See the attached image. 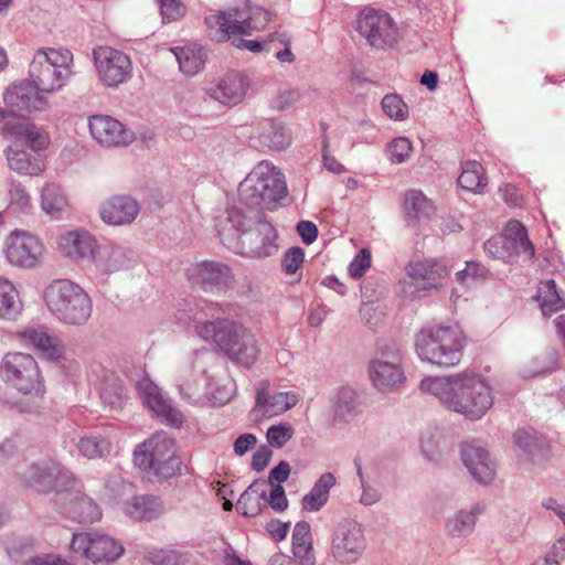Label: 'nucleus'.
<instances>
[{
    "mask_svg": "<svg viewBox=\"0 0 565 565\" xmlns=\"http://www.w3.org/2000/svg\"><path fill=\"white\" fill-rule=\"evenodd\" d=\"M53 503L65 518L78 523H94L103 515L98 504L77 489L75 481L65 491L54 494Z\"/></svg>",
    "mask_w": 565,
    "mask_h": 565,
    "instance_id": "15",
    "label": "nucleus"
},
{
    "mask_svg": "<svg viewBox=\"0 0 565 565\" xmlns=\"http://www.w3.org/2000/svg\"><path fill=\"white\" fill-rule=\"evenodd\" d=\"M328 541L330 555L339 565L359 563L367 550L363 525L351 518L335 522L330 529Z\"/></svg>",
    "mask_w": 565,
    "mask_h": 565,
    "instance_id": "9",
    "label": "nucleus"
},
{
    "mask_svg": "<svg viewBox=\"0 0 565 565\" xmlns=\"http://www.w3.org/2000/svg\"><path fill=\"white\" fill-rule=\"evenodd\" d=\"M299 398L295 392H277L270 394L264 384L256 391V407L263 415H280L297 405Z\"/></svg>",
    "mask_w": 565,
    "mask_h": 565,
    "instance_id": "29",
    "label": "nucleus"
},
{
    "mask_svg": "<svg viewBox=\"0 0 565 565\" xmlns=\"http://www.w3.org/2000/svg\"><path fill=\"white\" fill-rule=\"evenodd\" d=\"M139 211L138 202L129 195H114L99 205L100 218L106 224L114 226L132 223Z\"/></svg>",
    "mask_w": 565,
    "mask_h": 565,
    "instance_id": "26",
    "label": "nucleus"
},
{
    "mask_svg": "<svg viewBox=\"0 0 565 565\" xmlns=\"http://www.w3.org/2000/svg\"><path fill=\"white\" fill-rule=\"evenodd\" d=\"M481 512L477 504L470 510H459L445 522L446 534L454 539H463L472 534L476 527L477 518Z\"/></svg>",
    "mask_w": 565,
    "mask_h": 565,
    "instance_id": "38",
    "label": "nucleus"
},
{
    "mask_svg": "<svg viewBox=\"0 0 565 565\" xmlns=\"http://www.w3.org/2000/svg\"><path fill=\"white\" fill-rule=\"evenodd\" d=\"M413 150L412 142L405 137L395 138L388 143L386 153L392 163H402L411 154Z\"/></svg>",
    "mask_w": 565,
    "mask_h": 565,
    "instance_id": "55",
    "label": "nucleus"
},
{
    "mask_svg": "<svg viewBox=\"0 0 565 565\" xmlns=\"http://www.w3.org/2000/svg\"><path fill=\"white\" fill-rule=\"evenodd\" d=\"M465 345V335L462 331L459 329L458 331H455L449 342L441 344L438 351H435L434 349H429L427 351V353L430 354V361L428 363L441 367L455 366L459 364L462 358Z\"/></svg>",
    "mask_w": 565,
    "mask_h": 565,
    "instance_id": "35",
    "label": "nucleus"
},
{
    "mask_svg": "<svg viewBox=\"0 0 565 565\" xmlns=\"http://www.w3.org/2000/svg\"><path fill=\"white\" fill-rule=\"evenodd\" d=\"M6 158L11 170L24 175H40L45 170V164L39 156L20 149L18 145L6 150Z\"/></svg>",
    "mask_w": 565,
    "mask_h": 565,
    "instance_id": "36",
    "label": "nucleus"
},
{
    "mask_svg": "<svg viewBox=\"0 0 565 565\" xmlns=\"http://www.w3.org/2000/svg\"><path fill=\"white\" fill-rule=\"evenodd\" d=\"M437 440H441V436L438 431H427L422 437L420 448L424 456L433 462H437L440 459V451L438 449Z\"/></svg>",
    "mask_w": 565,
    "mask_h": 565,
    "instance_id": "59",
    "label": "nucleus"
},
{
    "mask_svg": "<svg viewBox=\"0 0 565 565\" xmlns=\"http://www.w3.org/2000/svg\"><path fill=\"white\" fill-rule=\"evenodd\" d=\"M147 558L153 565H181V556L170 550H153L148 553Z\"/></svg>",
    "mask_w": 565,
    "mask_h": 565,
    "instance_id": "62",
    "label": "nucleus"
},
{
    "mask_svg": "<svg viewBox=\"0 0 565 565\" xmlns=\"http://www.w3.org/2000/svg\"><path fill=\"white\" fill-rule=\"evenodd\" d=\"M291 551L300 565H316V551L309 523L297 522L291 534Z\"/></svg>",
    "mask_w": 565,
    "mask_h": 565,
    "instance_id": "32",
    "label": "nucleus"
},
{
    "mask_svg": "<svg viewBox=\"0 0 565 565\" xmlns=\"http://www.w3.org/2000/svg\"><path fill=\"white\" fill-rule=\"evenodd\" d=\"M25 487L40 493L65 491L74 482L73 473L55 461L41 460L15 472Z\"/></svg>",
    "mask_w": 565,
    "mask_h": 565,
    "instance_id": "11",
    "label": "nucleus"
},
{
    "mask_svg": "<svg viewBox=\"0 0 565 565\" xmlns=\"http://www.w3.org/2000/svg\"><path fill=\"white\" fill-rule=\"evenodd\" d=\"M189 311L188 319L196 323L198 335L213 341L232 362L250 367L257 361L260 349L255 334L238 321L220 318L225 313L224 305L201 301L195 312L191 308Z\"/></svg>",
    "mask_w": 565,
    "mask_h": 565,
    "instance_id": "2",
    "label": "nucleus"
},
{
    "mask_svg": "<svg viewBox=\"0 0 565 565\" xmlns=\"http://www.w3.org/2000/svg\"><path fill=\"white\" fill-rule=\"evenodd\" d=\"M372 264V254L369 248H362L354 256L352 262L349 265L348 271L351 278L359 279L361 278L366 270L371 267Z\"/></svg>",
    "mask_w": 565,
    "mask_h": 565,
    "instance_id": "56",
    "label": "nucleus"
},
{
    "mask_svg": "<svg viewBox=\"0 0 565 565\" xmlns=\"http://www.w3.org/2000/svg\"><path fill=\"white\" fill-rule=\"evenodd\" d=\"M294 435V429L289 423L273 425L267 429L266 438L269 447L282 448Z\"/></svg>",
    "mask_w": 565,
    "mask_h": 565,
    "instance_id": "54",
    "label": "nucleus"
},
{
    "mask_svg": "<svg viewBox=\"0 0 565 565\" xmlns=\"http://www.w3.org/2000/svg\"><path fill=\"white\" fill-rule=\"evenodd\" d=\"M172 53L179 63L180 71L188 76L198 74L205 63V53L201 46L174 47Z\"/></svg>",
    "mask_w": 565,
    "mask_h": 565,
    "instance_id": "43",
    "label": "nucleus"
},
{
    "mask_svg": "<svg viewBox=\"0 0 565 565\" xmlns=\"http://www.w3.org/2000/svg\"><path fill=\"white\" fill-rule=\"evenodd\" d=\"M58 252L73 262L93 260L97 239L85 228L62 233L56 241Z\"/></svg>",
    "mask_w": 565,
    "mask_h": 565,
    "instance_id": "22",
    "label": "nucleus"
},
{
    "mask_svg": "<svg viewBox=\"0 0 565 565\" xmlns=\"http://www.w3.org/2000/svg\"><path fill=\"white\" fill-rule=\"evenodd\" d=\"M384 114L394 121H404L408 118L409 108L396 93L386 94L381 102Z\"/></svg>",
    "mask_w": 565,
    "mask_h": 565,
    "instance_id": "52",
    "label": "nucleus"
},
{
    "mask_svg": "<svg viewBox=\"0 0 565 565\" xmlns=\"http://www.w3.org/2000/svg\"><path fill=\"white\" fill-rule=\"evenodd\" d=\"M461 458L475 480L484 484L493 480L495 465L491 460L489 451L479 441L463 444Z\"/></svg>",
    "mask_w": 565,
    "mask_h": 565,
    "instance_id": "25",
    "label": "nucleus"
},
{
    "mask_svg": "<svg viewBox=\"0 0 565 565\" xmlns=\"http://www.w3.org/2000/svg\"><path fill=\"white\" fill-rule=\"evenodd\" d=\"M509 242V246L516 252V255H523L527 259H532L535 248L527 236L525 226L516 220L507 223L504 234L501 235Z\"/></svg>",
    "mask_w": 565,
    "mask_h": 565,
    "instance_id": "41",
    "label": "nucleus"
},
{
    "mask_svg": "<svg viewBox=\"0 0 565 565\" xmlns=\"http://www.w3.org/2000/svg\"><path fill=\"white\" fill-rule=\"evenodd\" d=\"M515 445L527 454H533L537 448V437L527 429H518L514 433Z\"/></svg>",
    "mask_w": 565,
    "mask_h": 565,
    "instance_id": "64",
    "label": "nucleus"
},
{
    "mask_svg": "<svg viewBox=\"0 0 565 565\" xmlns=\"http://www.w3.org/2000/svg\"><path fill=\"white\" fill-rule=\"evenodd\" d=\"M259 142L270 150L281 151L291 141L288 129L279 121L266 119L260 124Z\"/></svg>",
    "mask_w": 565,
    "mask_h": 565,
    "instance_id": "39",
    "label": "nucleus"
},
{
    "mask_svg": "<svg viewBox=\"0 0 565 565\" xmlns=\"http://www.w3.org/2000/svg\"><path fill=\"white\" fill-rule=\"evenodd\" d=\"M21 337L49 360H58L63 355L61 340L49 334L43 327L25 329L21 332Z\"/></svg>",
    "mask_w": 565,
    "mask_h": 565,
    "instance_id": "34",
    "label": "nucleus"
},
{
    "mask_svg": "<svg viewBox=\"0 0 565 565\" xmlns=\"http://www.w3.org/2000/svg\"><path fill=\"white\" fill-rule=\"evenodd\" d=\"M407 276L414 281V294L436 290L440 280L449 274L446 265L435 259L413 260L405 268Z\"/></svg>",
    "mask_w": 565,
    "mask_h": 565,
    "instance_id": "24",
    "label": "nucleus"
},
{
    "mask_svg": "<svg viewBox=\"0 0 565 565\" xmlns=\"http://www.w3.org/2000/svg\"><path fill=\"white\" fill-rule=\"evenodd\" d=\"M43 298L51 315L63 324L84 326L92 317V298L70 279L53 280L44 289Z\"/></svg>",
    "mask_w": 565,
    "mask_h": 565,
    "instance_id": "5",
    "label": "nucleus"
},
{
    "mask_svg": "<svg viewBox=\"0 0 565 565\" xmlns=\"http://www.w3.org/2000/svg\"><path fill=\"white\" fill-rule=\"evenodd\" d=\"M105 488L114 498H120L126 493H130L132 490L131 484L126 482L119 472H115L108 477Z\"/></svg>",
    "mask_w": 565,
    "mask_h": 565,
    "instance_id": "63",
    "label": "nucleus"
},
{
    "mask_svg": "<svg viewBox=\"0 0 565 565\" xmlns=\"http://www.w3.org/2000/svg\"><path fill=\"white\" fill-rule=\"evenodd\" d=\"M68 205L66 194L62 186L47 182L41 190V209L52 218H61Z\"/></svg>",
    "mask_w": 565,
    "mask_h": 565,
    "instance_id": "40",
    "label": "nucleus"
},
{
    "mask_svg": "<svg viewBox=\"0 0 565 565\" xmlns=\"http://www.w3.org/2000/svg\"><path fill=\"white\" fill-rule=\"evenodd\" d=\"M558 364V353L554 349H548L534 356L520 369V376L523 379H534L552 373Z\"/></svg>",
    "mask_w": 565,
    "mask_h": 565,
    "instance_id": "42",
    "label": "nucleus"
},
{
    "mask_svg": "<svg viewBox=\"0 0 565 565\" xmlns=\"http://www.w3.org/2000/svg\"><path fill=\"white\" fill-rule=\"evenodd\" d=\"M185 274L192 286L206 292H226L233 284L232 269L216 260L191 264Z\"/></svg>",
    "mask_w": 565,
    "mask_h": 565,
    "instance_id": "17",
    "label": "nucleus"
},
{
    "mask_svg": "<svg viewBox=\"0 0 565 565\" xmlns=\"http://www.w3.org/2000/svg\"><path fill=\"white\" fill-rule=\"evenodd\" d=\"M536 299L540 303L543 316L548 317L565 307V301L559 295L553 279L541 281Z\"/></svg>",
    "mask_w": 565,
    "mask_h": 565,
    "instance_id": "46",
    "label": "nucleus"
},
{
    "mask_svg": "<svg viewBox=\"0 0 565 565\" xmlns=\"http://www.w3.org/2000/svg\"><path fill=\"white\" fill-rule=\"evenodd\" d=\"M77 448L82 456L96 459L109 454L110 441L99 436H85L79 439Z\"/></svg>",
    "mask_w": 565,
    "mask_h": 565,
    "instance_id": "50",
    "label": "nucleus"
},
{
    "mask_svg": "<svg viewBox=\"0 0 565 565\" xmlns=\"http://www.w3.org/2000/svg\"><path fill=\"white\" fill-rule=\"evenodd\" d=\"M205 24L209 29L214 30L212 36L218 42H223L230 39L227 33L228 24H226L224 11L206 17Z\"/></svg>",
    "mask_w": 565,
    "mask_h": 565,
    "instance_id": "60",
    "label": "nucleus"
},
{
    "mask_svg": "<svg viewBox=\"0 0 565 565\" xmlns=\"http://www.w3.org/2000/svg\"><path fill=\"white\" fill-rule=\"evenodd\" d=\"M70 550L94 564H110L124 553L122 545L109 535L98 532L74 533Z\"/></svg>",
    "mask_w": 565,
    "mask_h": 565,
    "instance_id": "13",
    "label": "nucleus"
},
{
    "mask_svg": "<svg viewBox=\"0 0 565 565\" xmlns=\"http://www.w3.org/2000/svg\"><path fill=\"white\" fill-rule=\"evenodd\" d=\"M3 102L10 113L19 117L33 111H44L50 107L47 98L38 90L30 78L8 86L3 93Z\"/></svg>",
    "mask_w": 565,
    "mask_h": 565,
    "instance_id": "18",
    "label": "nucleus"
},
{
    "mask_svg": "<svg viewBox=\"0 0 565 565\" xmlns=\"http://www.w3.org/2000/svg\"><path fill=\"white\" fill-rule=\"evenodd\" d=\"M73 60L67 49H40L29 65V77L42 94L57 93L73 76Z\"/></svg>",
    "mask_w": 565,
    "mask_h": 565,
    "instance_id": "7",
    "label": "nucleus"
},
{
    "mask_svg": "<svg viewBox=\"0 0 565 565\" xmlns=\"http://www.w3.org/2000/svg\"><path fill=\"white\" fill-rule=\"evenodd\" d=\"M248 2H249L248 0H245V1L237 3L234 7H231L226 10H224L226 24H228L227 33H228L230 38L232 35L239 34L238 30H236V26H241V25L244 26L245 14L248 10Z\"/></svg>",
    "mask_w": 565,
    "mask_h": 565,
    "instance_id": "53",
    "label": "nucleus"
},
{
    "mask_svg": "<svg viewBox=\"0 0 565 565\" xmlns=\"http://www.w3.org/2000/svg\"><path fill=\"white\" fill-rule=\"evenodd\" d=\"M92 262L97 270L108 275L129 268L132 263V258L126 248L109 243L106 245L97 244Z\"/></svg>",
    "mask_w": 565,
    "mask_h": 565,
    "instance_id": "27",
    "label": "nucleus"
},
{
    "mask_svg": "<svg viewBox=\"0 0 565 565\" xmlns=\"http://www.w3.org/2000/svg\"><path fill=\"white\" fill-rule=\"evenodd\" d=\"M248 86L247 76L237 72H230L212 81L205 92L212 99L222 105L235 106L244 99Z\"/></svg>",
    "mask_w": 565,
    "mask_h": 565,
    "instance_id": "21",
    "label": "nucleus"
},
{
    "mask_svg": "<svg viewBox=\"0 0 565 565\" xmlns=\"http://www.w3.org/2000/svg\"><path fill=\"white\" fill-rule=\"evenodd\" d=\"M0 377L23 395H32V403L15 406L23 413H36L38 399L44 395V384L35 359L22 352H9L0 362Z\"/></svg>",
    "mask_w": 565,
    "mask_h": 565,
    "instance_id": "6",
    "label": "nucleus"
},
{
    "mask_svg": "<svg viewBox=\"0 0 565 565\" xmlns=\"http://www.w3.org/2000/svg\"><path fill=\"white\" fill-rule=\"evenodd\" d=\"M271 19V13L264 8L248 2V10L245 14L244 26H236L242 35H250L254 31H262Z\"/></svg>",
    "mask_w": 565,
    "mask_h": 565,
    "instance_id": "48",
    "label": "nucleus"
},
{
    "mask_svg": "<svg viewBox=\"0 0 565 565\" xmlns=\"http://www.w3.org/2000/svg\"><path fill=\"white\" fill-rule=\"evenodd\" d=\"M483 249L489 257L508 264L514 263L518 257L516 252L509 246V242L501 235L489 238L483 244Z\"/></svg>",
    "mask_w": 565,
    "mask_h": 565,
    "instance_id": "49",
    "label": "nucleus"
},
{
    "mask_svg": "<svg viewBox=\"0 0 565 565\" xmlns=\"http://www.w3.org/2000/svg\"><path fill=\"white\" fill-rule=\"evenodd\" d=\"M158 2L163 21H175L185 13V7L180 0H158Z\"/></svg>",
    "mask_w": 565,
    "mask_h": 565,
    "instance_id": "61",
    "label": "nucleus"
},
{
    "mask_svg": "<svg viewBox=\"0 0 565 565\" xmlns=\"http://www.w3.org/2000/svg\"><path fill=\"white\" fill-rule=\"evenodd\" d=\"M22 308L15 287L8 279L0 277V318L11 319Z\"/></svg>",
    "mask_w": 565,
    "mask_h": 565,
    "instance_id": "47",
    "label": "nucleus"
},
{
    "mask_svg": "<svg viewBox=\"0 0 565 565\" xmlns=\"http://www.w3.org/2000/svg\"><path fill=\"white\" fill-rule=\"evenodd\" d=\"M214 226L221 242L236 254L262 258L277 250L275 227L265 218L254 220L238 206L215 216Z\"/></svg>",
    "mask_w": 565,
    "mask_h": 565,
    "instance_id": "3",
    "label": "nucleus"
},
{
    "mask_svg": "<svg viewBox=\"0 0 565 565\" xmlns=\"http://www.w3.org/2000/svg\"><path fill=\"white\" fill-rule=\"evenodd\" d=\"M93 61L103 85L118 87L132 77V62L128 54L107 45L93 50Z\"/></svg>",
    "mask_w": 565,
    "mask_h": 565,
    "instance_id": "14",
    "label": "nucleus"
},
{
    "mask_svg": "<svg viewBox=\"0 0 565 565\" xmlns=\"http://www.w3.org/2000/svg\"><path fill=\"white\" fill-rule=\"evenodd\" d=\"M487 177L483 167L476 160L467 161L462 164L461 174L458 178V184L466 191L481 193L487 185Z\"/></svg>",
    "mask_w": 565,
    "mask_h": 565,
    "instance_id": "45",
    "label": "nucleus"
},
{
    "mask_svg": "<svg viewBox=\"0 0 565 565\" xmlns=\"http://www.w3.org/2000/svg\"><path fill=\"white\" fill-rule=\"evenodd\" d=\"M124 513L135 521H152L164 512L163 502L154 495H136L122 504Z\"/></svg>",
    "mask_w": 565,
    "mask_h": 565,
    "instance_id": "30",
    "label": "nucleus"
},
{
    "mask_svg": "<svg viewBox=\"0 0 565 565\" xmlns=\"http://www.w3.org/2000/svg\"><path fill=\"white\" fill-rule=\"evenodd\" d=\"M327 414L334 426L349 424L361 414V401L356 390L344 385L328 397Z\"/></svg>",
    "mask_w": 565,
    "mask_h": 565,
    "instance_id": "23",
    "label": "nucleus"
},
{
    "mask_svg": "<svg viewBox=\"0 0 565 565\" xmlns=\"http://www.w3.org/2000/svg\"><path fill=\"white\" fill-rule=\"evenodd\" d=\"M460 328L458 326H427L424 327L417 334L415 341L416 353L422 361L429 362L430 354L427 353L429 349L438 351L441 344L449 342L455 331Z\"/></svg>",
    "mask_w": 565,
    "mask_h": 565,
    "instance_id": "28",
    "label": "nucleus"
},
{
    "mask_svg": "<svg viewBox=\"0 0 565 565\" xmlns=\"http://www.w3.org/2000/svg\"><path fill=\"white\" fill-rule=\"evenodd\" d=\"M8 209L17 214H28L32 210L30 193L20 182L13 181L10 184Z\"/></svg>",
    "mask_w": 565,
    "mask_h": 565,
    "instance_id": "51",
    "label": "nucleus"
},
{
    "mask_svg": "<svg viewBox=\"0 0 565 565\" xmlns=\"http://www.w3.org/2000/svg\"><path fill=\"white\" fill-rule=\"evenodd\" d=\"M4 134L15 142L26 143L33 151L42 150L49 143L47 134L31 122H6Z\"/></svg>",
    "mask_w": 565,
    "mask_h": 565,
    "instance_id": "31",
    "label": "nucleus"
},
{
    "mask_svg": "<svg viewBox=\"0 0 565 565\" xmlns=\"http://www.w3.org/2000/svg\"><path fill=\"white\" fill-rule=\"evenodd\" d=\"M356 31L375 50L392 49L399 39L394 20L388 13L381 10H363L358 18Z\"/></svg>",
    "mask_w": 565,
    "mask_h": 565,
    "instance_id": "12",
    "label": "nucleus"
},
{
    "mask_svg": "<svg viewBox=\"0 0 565 565\" xmlns=\"http://www.w3.org/2000/svg\"><path fill=\"white\" fill-rule=\"evenodd\" d=\"M291 551L300 565H316V551L309 523L297 522L291 534Z\"/></svg>",
    "mask_w": 565,
    "mask_h": 565,
    "instance_id": "33",
    "label": "nucleus"
},
{
    "mask_svg": "<svg viewBox=\"0 0 565 565\" xmlns=\"http://www.w3.org/2000/svg\"><path fill=\"white\" fill-rule=\"evenodd\" d=\"M305 260V252L301 247L295 246L287 249L281 258V267L286 274H296Z\"/></svg>",
    "mask_w": 565,
    "mask_h": 565,
    "instance_id": "58",
    "label": "nucleus"
},
{
    "mask_svg": "<svg viewBox=\"0 0 565 565\" xmlns=\"http://www.w3.org/2000/svg\"><path fill=\"white\" fill-rule=\"evenodd\" d=\"M404 212L408 220L419 221L434 213V205L419 190H409L405 193Z\"/></svg>",
    "mask_w": 565,
    "mask_h": 565,
    "instance_id": "44",
    "label": "nucleus"
},
{
    "mask_svg": "<svg viewBox=\"0 0 565 565\" xmlns=\"http://www.w3.org/2000/svg\"><path fill=\"white\" fill-rule=\"evenodd\" d=\"M43 244L33 234L22 231H12L4 239L3 253L12 266L19 268H34L42 258Z\"/></svg>",
    "mask_w": 565,
    "mask_h": 565,
    "instance_id": "16",
    "label": "nucleus"
},
{
    "mask_svg": "<svg viewBox=\"0 0 565 565\" xmlns=\"http://www.w3.org/2000/svg\"><path fill=\"white\" fill-rule=\"evenodd\" d=\"M88 127L92 137L105 148L126 147L135 139L131 130L110 116H90Z\"/></svg>",
    "mask_w": 565,
    "mask_h": 565,
    "instance_id": "20",
    "label": "nucleus"
},
{
    "mask_svg": "<svg viewBox=\"0 0 565 565\" xmlns=\"http://www.w3.org/2000/svg\"><path fill=\"white\" fill-rule=\"evenodd\" d=\"M488 275V269L477 262H467L462 270L457 271L456 276L458 281L470 285L472 281L484 279Z\"/></svg>",
    "mask_w": 565,
    "mask_h": 565,
    "instance_id": "57",
    "label": "nucleus"
},
{
    "mask_svg": "<svg viewBox=\"0 0 565 565\" xmlns=\"http://www.w3.org/2000/svg\"><path fill=\"white\" fill-rule=\"evenodd\" d=\"M287 195L284 174L268 161L259 162L239 183V203L250 210L277 209Z\"/></svg>",
    "mask_w": 565,
    "mask_h": 565,
    "instance_id": "4",
    "label": "nucleus"
},
{
    "mask_svg": "<svg viewBox=\"0 0 565 565\" xmlns=\"http://www.w3.org/2000/svg\"><path fill=\"white\" fill-rule=\"evenodd\" d=\"M419 388L435 396L446 409L471 422L483 418L494 403L489 380L469 370L445 376H426Z\"/></svg>",
    "mask_w": 565,
    "mask_h": 565,
    "instance_id": "1",
    "label": "nucleus"
},
{
    "mask_svg": "<svg viewBox=\"0 0 565 565\" xmlns=\"http://www.w3.org/2000/svg\"><path fill=\"white\" fill-rule=\"evenodd\" d=\"M367 374L372 386L377 392H397L406 382L399 348L393 342L380 347L369 362Z\"/></svg>",
    "mask_w": 565,
    "mask_h": 565,
    "instance_id": "10",
    "label": "nucleus"
},
{
    "mask_svg": "<svg viewBox=\"0 0 565 565\" xmlns=\"http://www.w3.org/2000/svg\"><path fill=\"white\" fill-rule=\"evenodd\" d=\"M136 387L143 403L156 416L161 418L162 423L175 428L182 426V413L163 396L161 390L150 379L140 380Z\"/></svg>",
    "mask_w": 565,
    "mask_h": 565,
    "instance_id": "19",
    "label": "nucleus"
},
{
    "mask_svg": "<svg viewBox=\"0 0 565 565\" xmlns=\"http://www.w3.org/2000/svg\"><path fill=\"white\" fill-rule=\"evenodd\" d=\"M134 462L142 471L159 479H169L181 471V459L175 455L174 443L164 435L153 436L138 445Z\"/></svg>",
    "mask_w": 565,
    "mask_h": 565,
    "instance_id": "8",
    "label": "nucleus"
},
{
    "mask_svg": "<svg viewBox=\"0 0 565 565\" xmlns=\"http://www.w3.org/2000/svg\"><path fill=\"white\" fill-rule=\"evenodd\" d=\"M266 492V480L258 479L252 482L236 502L237 512L249 518L258 515L265 505Z\"/></svg>",
    "mask_w": 565,
    "mask_h": 565,
    "instance_id": "37",
    "label": "nucleus"
}]
</instances>
